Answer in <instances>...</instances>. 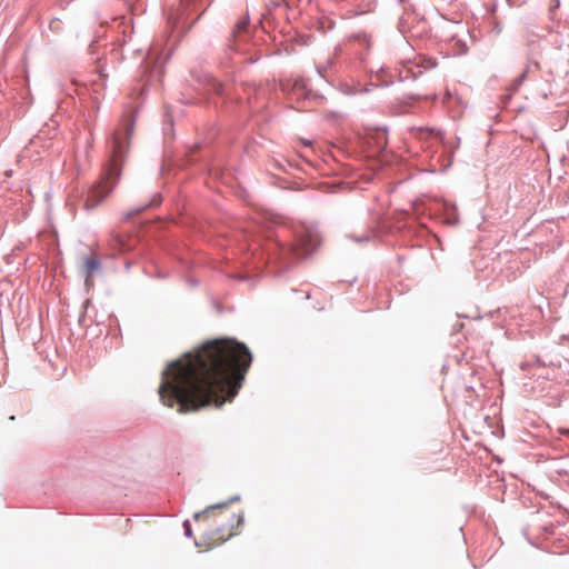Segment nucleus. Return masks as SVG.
<instances>
[{
	"instance_id": "obj_1",
	"label": "nucleus",
	"mask_w": 569,
	"mask_h": 569,
	"mask_svg": "<svg viewBox=\"0 0 569 569\" xmlns=\"http://www.w3.org/2000/svg\"><path fill=\"white\" fill-rule=\"evenodd\" d=\"M251 360L249 349L234 339L209 340L167 366L160 401L181 415L220 407L237 396Z\"/></svg>"
},
{
	"instance_id": "obj_2",
	"label": "nucleus",
	"mask_w": 569,
	"mask_h": 569,
	"mask_svg": "<svg viewBox=\"0 0 569 569\" xmlns=\"http://www.w3.org/2000/svg\"><path fill=\"white\" fill-rule=\"evenodd\" d=\"M133 130V122L130 121L126 124L124 137L120 133H116L113 138V148L110 162L106 169V173L102 179L94 186H92L84 198V208L91 210L96 208L103 199L110 193L116 184V181L121 172V166L126 153L127 144L130 134Z\"/></svg>"
},
{
	"instance_id": "obj_3",
	"label": "nucleus",
	"mask_w": 569,
	"mask_h": 569,
	"mask_svg": "<svg viewBox=\"0 0 569 569\" xmlns=\"http://www.w3.org/2000/svg\"><path fill=\"white\" fill-rule=\"evenodd\" d=\"M228 503L210 506L201 512L194 513L196 521H211L217 526L216 531L211 532L210 538L214 543H221L234 536L243 522L242 513H234L227 509Z\"/></svg>"
},
{
	"instance_id": "obj_4",
	"label": "nucleus",
	"mask_w": 569,
	"mask_h": 569,
	"mask_svg": "<svg viewBox=\"0 0 569 569\" xmlns=\"http://www.w3.org/2000/svg\"><path fill=\"white\" fill-rule=\"evenodd\" d=\"M319 246L318 236L306 231L300 234L292 250L298 258L307 257Z\"/></svg>"
},
{
	"instance_id": "obj_5",
	"label": "nucleus",
	"mask_w": 569,
	"mask_h": 569,
	"mask_svg": "<svg viewBox=\"0 0 569 569\" xmlns=\"http://www.w3.org/2000/svg\"><path fill=\"white\" fill-rule=\"evenodd\" d=\"M136 238L129 233L112 231L108 247L113 253H124L136 246Z\"/></svg>"
},
{
	"instance_id": "obj_6",
	"label": "nucleus",
	"mask_w": 569,
	"mask_h": 569,
	"mask_svg": "<svg viewBox=\"0 0 569 569\" xmlns=\"http://www.w3.org/2000/svg\"><path fill=\"white\" fill-rule=\"evenodd\" d=\"M100 268V261L97 257H86L84 259V269L87 274V283L90 281L92 274Z\"/></svg>"
},
{
	"instance_id": "obj_7",
	"label": "nucleus",
	"mask_w": 569,
	"mask_h": 569,
	"mask_svg": "<svg viewBox=\"0 0 569 569\" xmlns=\"http://www.w3.org/2000/svg\"><path fill=\"white\" fill-rule=\"evenodd\" d=\"M416 137L418 139H427V138H431V139H441L440 137V133L439 132H435L433 130H429V129H422V128H418L416 130Z\"/></svg>"
},
{
	"instance_id": "obj_8",
	"label": "nucleus",
	"mask_w": 569,
	"mask_h": 569,
	"mask_svg": "<svg viewBox=\"0 0 569 569\" xmlns=\"http://www.w3.org/2000/svg\"><path fill=\"white\" fill-rule=\"evenodd\" d=\"M422 66L425 69H432L433 67H436V62L432 59H423Z\"/></svg>"
},
{
	"instance_id": "obj_9",
	"label": "nucleus",
	"mask_w": 569,
	"mask_h": 569,
	"mask_svg": "<svg viewBox=\"0 0 569 569\" xmlns=\"http://www.w3.org/2000/svg\"><path fill=\"white\" fill-rule=\"evenodd\" d=\"M183 527H184V530H186V535L191 537L192 536V531H191V526H190L189 521H184Z\"/></svg>"
},
{
	"instance_id": "obj_10",
	"label": "nucleus",
	"mask_w": 569,
	"mask_h": 569,
	"mask_svg": "<svg viewBox=\"0 0 569 569\" xmlns=\"http://www.w3.org/2000/svg\"><path fill=\"white\" fill-rule=\"evenodd\" d=\"M247 27V21H241L237 24V28L240 30V29H244Z\"/></svg>"
},
{
	"instance_id": "obj_11",
	"label": "nucleus",
	"mask_w": 569,
	"mask_h": 569,
	"mask_svg": "<svg viewBox=\"0 0 569 569\" xmlns=\"http://www.w3.org/2000/svg\"><path fill=\"white\" fill-rule=\"evenodd\" d=\"M561 433H569V430L560 429Z\"/></svg>"
}]
</instances>
